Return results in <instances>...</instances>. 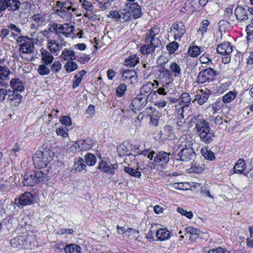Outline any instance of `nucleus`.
<instances>
[{
	"instance_id": "nucleus-36",
	"label": "nucleus",
	"mask_w": 253,
	"mask_h": 253,
	"mask_svg": "<svg viewBox=\"0 0 253 253\" xmlns=\"http://www.w3.org/2000/svg\"><path fill=\"white\" fill-rule=\"evenodd\" d=\"M84 161L85 165L88 166H93L96 163L97 159L96 156L90 153H87L84 157Z\"/></svg>"
},
{
	"instance_id": "nucleus-16",
	"label": "nucleus",
	"mask_w": 253,
	"mask_h": 253,
	"mask_svg": "<svg viewBox=\"0 0 253 253\" xmlns=\"http://www.w3.org/2000/svg\"><path fill=\"white\" fill-rule=\"evenodd\" d=\"M7 95V98L9 101H14V105L15 106H19L22 102L23 96L17 92L11 89H8Z\"/></svg>"
},
{
	"instance_id": "nucleus-9",
	"label": "nucleus",
	"mask_w": 253,
	"mask_h": 253,
	"mask_svg": "<svg viewBox=\"0 0 253 253\" xmlns=\"http://www.w3.org/2000/svg\"><path fill=\"white\" fill-rule=\"evenodd\" d=\"M35 198L34 195L29 192H25L22 194L18 199H15V202L17 201L18 207H24L31 205L34 203Z\"/></svg>"
},
{
	"instance_id": "nucleus-50",
	"label": "nucleus",
	"mask_w": 253,
	"mask_h": 253,
	"mask_svg": "<svg viewBox=\"0 0 253 253\" xmlns=\"http://www.w3.org/2000/svg\"><path fill=\"white\" fill-rule=\"evenodd\" d=\"M210 25V21L208 20H204L200 24L198 31H200L202 34L206 33L208 30V27Z\"/></svg>"
},
{
	"instance_id": "nucleus-29",
	"label": "nucleus",
	"mask_w": 253,
	"mask_h": 253,
	"mask_svg": "<svg viewBox=\"0 0 253 253\" xmlns=\"http://www.w3.org/2000/svg\"><path fill=\"white\" fill-rule=\"evenodd\" d=\"M48 171V169L42 170L41 169H38L33 172L38 183L43 182L45 179H47Z\"/></svg>"
},
{
	"instance_id": "nucleus-52",
	"label": "nucleus",
	"mask_w": 253,
	"mask_h": 253,
	"mask_svg": "<svg viewBox=\"0 0 253 253\" xmlns=\"http://www.w3.org/2000/svg\"><path fill=\"white\" fill-rule=\"evenodd\" d=\"M108 17L115 19L118 21L122 19V14L117 10H113L109 12Z\"/></svg>"
},
{
	"instance_id": "nucleus-3",
	"label": "nucleus",
	"mask_w": 253,
	"mask_h": 253,
	"mask_svg": "<svg viewBox=\"0 0 253 253\" xmlns=\"http://www.w3.org/2000/svg\"><path fill=\"white\" fill-rule=\"evenodd\" d=\"M16 42L18 44L20 54H31L34 51L33 39L28 36H20L17 37Z\"/></svg>"
},
{
	"instance_id": "nucleus-64",
	"label": "nucleus",
	"mask_w": 253,
	"mask_h": 253,
	"mask_svg": "<svg viewBox=\"0 0 253 253\" xmlns=\"http://www.w3.org/2000/svg\"><path fill=\"white\" fill-rule=\"evenodd\" d=\"M226 250L221 247H218L215 249L210 250L208 253H225Z\"/></svg>"
},
{
	"instance_id": "nucleus-63",
	"label": "nucleus",
	"mask_w": 253,
	"mask_h": 253,
	"mask_svg": "<svg viewBox=\"0 0 253 253\" xmlns=\"http://www.w3.org/2000/svg\"><path fill=\"white\" fill-rule=\"evenodd\" d=\"M82 150L79 141L75 142L70 147V151L72 152L79 151Z\"/></svg>"
},
{
	"instance_id": "nucleus-35",
	"label": "nucleus",
	"mask_w": 253,
	"mask_h": 253,
	"mask_svg": "<svg viewBox=\"0 0 253 253\" xmlns=\"http://www.w3.org/2000/svg\"><path fill=\"white\" fill-rule=\"evenodd\" d=\"M20 1V0H8V10L14 12L18 10L20 4H23Z\"/></svg>"
},
{
	"instance_id": "nucleus-60",
	"label": "nucleus",
	"mask_w": 253,
	"mask_h": 253,
	"mask_svg": "<svg viewBox=\"0 0 253 253\" xmlns=\"http://www.w3.org/2000/svg\"><path fill=\"white\" fill-rule=\"evenodd\" d=\"M200 61L202 64L211 63V60L209 57L208 54L206 53L203 54L200 56Z\"/></svg>"
},
{
	"instance_id": "nucleus-38",
	"label": "nucleus",
	"mask_w": 253,
	"mask_h": 253,
	"mask_svg": "<svg viewBox=\"0 0 253 253\" xmlns=\"http://www.w3.org/2000/svg\"><path fill=\"white\" fill-rule=\"evenodd\" d=\"M201 52V48L197 45L191 46L188 48V53L191 57H197Z\"/></svg>"
},
{
	"instance_id": "nucleus-40",
	"label": "nucleus",
	"mask_w": 253,
	"mask_h": 253,
	"mask_svg": "<svg viewBox=\"0 0 253 253\" xmlns=\"http://www.w3.org/2000/svg\"><path fill=\"white\" fill-rule=\"evenodd\" d=\"M138 169H135L129 167H125L124 168L125 171L128 173L130 176L139 178L141 176V172L138 170Z\"/></svg>"
},
{
	"instance_id": "nucleus-24",
	"label": "nucleus",
	"mask_w": 253,
	"mask_h": 253,
	"mask_svg": "<svg viewBox=\"0 0 253 253\" xmlns=\"http://www.w3.org/2000/svg\"><path fill=\"white\" fill-rule=\"evenodd\" d=\"M200 91L202 93L197 94L195 96V100L197 101L199 104L203 105L207 102L210 95L211 94V91L210 89H206L205 92L203 89H201Z\"/></svg>"
},
{
	"instance_id": "nucleus-41",
	"label": "nucleus",
	"mask_w": 253,
	"mask_h": 253,
	"mask_svg": "<svg viewBox=\"0 0 253 253\" xmlns=\"http://www.w3.org/2000/svg\"><path fill=\"white\" fill-rule=\"evenodd\" d=\"M11 73L8 68L5 66H0V80H8L9 75Z\"/></svg>"
},
{
	"instance_id": "nucleus-5",
	"label": "nucleus",
	"mask_w": 253,
	"mask_h": 253,
	"mask_svg": "<svg viewBox=\"0 0 253 253\" xmlns=\"http://www.w3.org/2000/svg\"><path fill=\"white\" fill-rule=\"evenodd\" d=\"M196 156V153L189 143L188 146L185 145V147L181 149L177 154H175L174 158L177 161L187 162L191 160L194 161Z\"/></svg>"
},
{
	"instance_id": "nucleus-17",
	"label": "nucleus",
	"mask_w": 253,
	"mask_h": 253,
	"mask_svg": "<svg viewBox=\"0 0 253 253\" xmlns=\"http://www.w3.org/2000/svg\"><path fill=\"white\" fill-rule=\"evenodd\" d=\"M234 13L236 19L240 22L244 21L250 18L246 8L242 6H238L235 9Z\"/></svg>"
},
{
	"instance_id": "nucleus-37",
	"label": "nucleus",
	"mask_w": 253,
	"mask_h": 253,
	"mask_svg": "<svg viewBox=\"0 0 253 253\" xmlns=\"http://www.w3.org/2000/svg\"><path fill=\"white\" fill-rule=\"evenodd\" d=\"M139 59L136 55L130 56L125 61V65L127 67H134L139 62Z\"/></svg>"
},
{
	"instance_id": "nucleus-26",
	"label": "nucleus",
	"mask_w": 253,
	"mask_h": 253,
	"mask_svg": "<svg viewBox=\"0 0 253 253\" xmlns=\"http://www.w3.org/2000/svg\"><path fill=\"white\" fill-rule=\"evenodd\" d=\"M60 58L64 60L68 61L70 60H75L77 57L73 50L65 48L62 52Z\"/></svg>"
},
{
	"instance_id": "nucleus-25",
	"label": "nucleus",
	"mask_w": 253,
	"mask_h": 253,
	"mask_svg": "<svg viewBox=\"0 0 253 253\" xmlns=\"http://www.w3.org/2000/svg\"><path fill=\"white\" fill-rule=\"evenodd\" d=\"M72 3L69 0L57 1H56V6L58 9L70 10L72 11H76V9L73 8Z\"/></svg>"
},
{
	"instance_id": "nucleus-15",
	"label": "nucleus",
	"mask_w": 253,
	"mask_h": 253,
	"mask_svg": "<svg viewBox=\"0 0 253 253\" xmlns=\"http://www.w3.org/2000/svg\"><path fill=\"white\" fill-rule=\"evenodd\" d=\"M126 6L130 11L131 15L134 19H137L142 16L141 9L137 3H126Z\"/></svg>"
},
{
	"instance_id": "nucleus-19",
	"label": "nucleus",
	"mask_w": 253,
	"mask_h": 253,
	"mask_svg": "<svg viewBox=\"0 0 253 253\" xmlns=\"http://www.w3.org/2000/svg\"><path fill=\"white\" fill-rule=\"evenodd\" d=\"M154 88V84L150 82H147L143 85L140 89V93L141 96L148 99L149 96L151 94Z\"/></svg>"
},
{
	"instance_id": "nucleus-57",
	"label": "nucleus",
	"mask_w": 253,
	"mask_h": 253,
	"mask_svg": "<svg viewBox=\"0 0 253 253\" xmlns=\"http://www.w3.org/2000/svg\"><path fill=\"white\" fill-rule=\"evenodd\" d=\"M190 4L195 10H199L203 6L200 0H190Z\"/></svg>"
},
{
	"instance_id": "nucleus-56",
	"label": "nucleus",
	"mask_w": 253,
	"mask_h": 253,
	"mask_svg": "<svg viewBox=\"0 0 253 253\" xmlns=\"http://www.w3.org/2000/svg\"><path fill=\"white\" fill-rule=\"evenodd\" d=\"M61 69V64L59 61H55L51 66V71L53 72H58Z\"/></svg>"
},
{
	"instance_id": "nucleus-58",
	"label": "nucleus",
	"mask_w": 253,
	"mask_h": 253,
	"mask_svg": "<svg viewBox=\"0 0 253 253\" xmlns=\"http://www.w3.org/2000/svg\"><path fill=\"white\" fill-rule=\"evenodd\" d=\"M82 6L83 8L85 9L86 11L91 12L93 11V6L91 2L88 1H84L82 4Z\"/></svg>"
},
{
	"instance_id": "nucleus-28",
	"label": "nucleus",
	"mask_w": 253,
	"mask_h": 253,
	"mask_svg": "<svg viewBox=\"0 0 253 253\" xmlns=\"http://www.w3.org/2000/svg\"><path fill=\"white\" fill-rule=\"evenodd\" d=\"M65 253H82L81 247L76 244H67L63 248Z\"/></svg>"
},
{
	"instance_id": "nucleus-49",
	"label": "nucleus",
	"mask_w": 253,
	"mask_h": 253,
	"mask_svg": "<svg viewBox=\"0 0 253 253\" xmlns=\"http://www.w3.org/2000/svg\"><path fill=\"white\" fill-rule=\"evenodd\" d=\"M176 211L178 213H180L182 215L185 216L189 219H192L193 216V214L192 211H188L182 208L178 207L177 208Z\"/></svg>"
},
{
	"instance_id": "nucleus-33",
	"label": "nucleus",
	"mask_w": 253,
	"mask_h": 253,
	"mask_svg": "<svg viewBox=\"0 0 253 253\" xmlns=\"http://www.w3.org/2000/svg\"><path fill=\"white\" fill-rule=\"evenodd\" d=\"M38 183L34 173L26 174L24 176L23 184L25 186H33Z\"/></svg>"
},
{
	"instance_id": "nucleus-12",
	"label": "nucleus",
	"mask_w": 253,
	"mask_h": 253,
	"mask_svg": "<svg viewBox=\"0 0 253 253\" xmlns=\"http://www.w3.org/2000/svg\"><path fill=\"white\" fill-rule=\"evenodd\" d=\"M247 166L245 161L243 159H240L238 160L235 165L233 171L235 173L242 174L243 173L246 177H249V174L251 177L253 176L251 170H249L247 172L243 173L246 169Z\"/></svg>"
},
{
	"instance_id": "nucleus-11",
	"label": "nucleus",
	"mask_w": 253,
	"mask_h": 253,
	"mask_svg": "<svg viewBox=\"0 0 253 253\" xmlns=\"http://www.w3.org/2000/svg\"><path fill=\"white\" fill-rule=\"evenodd\" d=\"M147 99L141 96V95H137L131 101L130 105V109L134 112L136 110H142L146 105Z\"/></svg>"
},
{
	"instance_id": "nucleus-27",
	"label": "nucleus",
	"mask_w": 253,
	"mask_h": 253,
	"mask_svg": "<svg viewBox=\"0 0 253 253\" xmlns=\"http://www.w3.org/2000/svg\"><path fill=\"white\" fill-rule=\"evenodd\" d=\"M82 150H89L91 149L93 145L95 144L96 141L90 138L79 141Z\"/></svg>"
},
{
	"instance_id": "nucleus-43",
	"label": "nucleus",
	"mask_w": 253,
	"mask_h": 253,
	"mask_svg": "<svg viewBox=\"0 0 253 253\" xmlns=\"http://www.w3.org/2000/svg\"><path fill=\"white\" fill-rule=\"evenodd\" d=\"M49 65H46V64L42 63L40 65L38 69L39 74L41 76H45L49 74L50 71L48 67Z\"/></svg>"
},
{
	"instance_id": "nucleus-54",
	"label": "nucleus",
	"mask_w": 253,
	"mask_h": 253,
	"mask_svg": "<svg viewBox=\"0 0 253 253\" xmlns=\"http://www.w3.org/2000/svg\"><path fill=\"white\" fill-rule=\"evenodd\" d=\"M9 88H0V102H3L6 98Z\"/></svg>"
},
{
	"instance_id": "nucleus-31",
	"label": "nucleus",
	"mask_w": 253,
	"mask_h": 253,
	"mask_svg": "<svg viewBox=\"0 0 253 253\" xmlns=\"http://www.w3.org/2000/svg\"><path fill=\"white\" fill-rule=\"evenodd\" d=\"M178 99L179 100V104H181L183 107H188L191 104V98L189 93L187 92L182 93Z\"/></svg>"
},
{
	"instance_id": "nucleus-14",
	"label": "nucleus",
	"mask_w": 253,
	"mask_h": 253,
	"mask_svg": "<svg viewBox=\"0 0 253 253\" xmlns=\"http://www.w3.org/2000/svg\"><path fill=\"white\" fill-rule=\"evenodd\" d=\"M170 30L174 31L175 40L180 39L185 33V27L182 22L174 23L171 26Z\"/></svg>"
},
{
	"instance_id": "nucleus-51",
	"label": "nucleus",
	"mask_w": 253,
	"mask_h": 253,
	"mask_svg": "<svg viewBox=\"0 0 253 253\" xmlns=\"http://www.w3.org/2000/svg\"><path fill=\"white\" fill-rule=\"evenodd\" d=\"M119 155L121 156H129L132 155L130 153H128V151L126 147L124 145H120L118 148Z\"/></svg>"
},
{
	"instance_id": "nucleus-53",
	"label": "nucleus",
	"mask_w": 253,
	"mask_h": 253,
	"mask_svg": "<svg viewBox=\"0 0 253 253\" xmlns=\"http://www.w3.org/2000/svg\"><path fill=\"white\" fill-rule=\"evenodd\" d=\"M60 121L63 125L66 126H70L72 125L71 119L68 116H62L60 119Z\"/></svg>"
},
{
	"instance_id": "nucleus-13",
	"label": "nucleus",
	"mask_w": 253,
	"mask_h": 253,
	"mask_svg": "<svg viewBox=\"0 0 253 253\" xmlns=\"http://www.w3.org/2000/svg\"><path fill=\"white\" fill-rule=\"evenodd\" d=\"M170 153L161 151L157 153L154 157V162L156 165L167 164L169 161Z\"/></svg>"
},
{
	"instance_id": "nucleus-34",
	"label": "nucleus",
	"mask_w": 253,
	"mask_h": 253,
	"mask_svg": "<svg viewBox=\"0 0 253 253\" xmlns=\"http://www.w3.org/2000/svg\"><path fill=\"white\" fill-rule=\"evenodd\" d=\"M200 152L204 158L208 161H211L215 159L214 153L206 147L202 148Z\"/></svg>"
},
{
	"instance_id": "nucleus-46",
	"label": "nucleus",
	"mask_w": 253,
	"mask_h": 253,
	"mask_svg": "<svg viewBox=\"0 0 253 253\" xmlns=\"http://www.w3.org/2000/svg\"><path fill=\"white\" fill-rule=\"evenodd\" d=\"M169 69H170L171 71L175 74L174 75L175 77L178 76L181 74V68L180 66L175 62L171 63V64L170 65Z\"/></svg>"
},
{
	"instance_id": "nucleus-20",
	"label": "nucleus",
	"mask_w": 253,
	"mask_h": 253,
	"mask_svg": "<svg viewBox=\"0 0 253 253\" xmlns=\"http://www.w3.org/2000/svg\"><path fill=\"white\" fill-rule=\"evenodd\" d=\"M10 86L11 90L17 92L24 91L25 86L23 82L19 78H13L10 82Z\"/></svg>"
},
{
	"instance_id": "nucleus-61",
	"label": "nucleus",
	"mask_w": 253,
	"mask_h": 253,
	"mask_svg": "<svg viewBox=\"0 0 253 253\" xmlns=\"http://www.w3.org/2000/svg\"><path fill=\"white\" fill-rule=\"evenodd\" d=\"M135 233L138 234L139 231L136 229H133L132 228H128L123 232V234H125V236L134 235V236Z\"/></svg>"
},
{
	"instance_id": "nucleus-10",
	"label": "nucleus",
	"mask_w": 253,
	"mask_h": 253,
	"mask_svg": "<svg viewBox=\"0 0 253 253\" xmlns=\"http://www.w3.org/2000/svg\"><path fill=\"white\" fill-rule=\"evenodd\" d=\"M121 73L122 75V81L133 84L138 82V77L136 72L133 70H122Z\"/></svg>"
},
{
	"instance_id": "nucleus-30",
	"label": "nucleus",
	"mask_w": 253,
	"mask_h": 253,
	"mask_svg": "<svg viewBox=\"0 0 253 253\" xmlns=\"http://www.w3.org/2000/svg\"><path fill=\"white\" fill-rule=\"evenodd\" d=\"M86 168L84 159L82 157H79L74 159L73 169L77 171H82Z\"/></svg>"
},
{
	"instance_id": "nucleus-2",
	"label": "nucleus",
	"mask_w": 253,
	"mask_h": 253,
	"mask_svg": "<svg viewBox=\"0 0 253 253\" xmlns=\"http://www.w3.org/2000/svg\"><path fill=\"white\" fill-rule=\"evenodd\" d=\"M51 157L47 150H38L33 156V163L37 169H42L46 167L51 160Z\"/></svg>"
},
{
	"instance_id": "nucleus-47",
	"label": "nucleus",
	"mask_w": 253,
	"mask_h": 253,
	"mask_svg": "<svg viewBox=\"0 0 253 253\" xmlns=\"http://www.w3.org/2000/svg\"><path fill=\"white\" fill-rule=\"evenodd\" d=\"M122 14V19L124 20L123 22L130 21L132 20V16L129 11L128 9L126 11V9H124L120 11Z\"/></svg>"
},
{
	"instance_id": "nucleus-44",
	"label": "nucleus",
	"mask_w": 253,
	"mask_h": 253,
	"mask_svg": "<svg viewBox=\"0 0 253 253\" xmlns=\"http://www.w3.org/2000/svg\"><path fill=\"white\" fill-rule=\"evenodd\" d=\"M167 49L168 50L169 54L174 53L178 48L179 44L178 42L174 41L167 44Z\"/></svg>"
},
{
	"instance_id": "nucleus-4",
	"label": "nucleus",
	"mask_w": 253,
	"mask_h": 253,
	"mask_svg": "<svg viewBox=\"0 0 253 253\" xmlns=\"http://www.w3.org/2000/svg\"><path fill=\"white\" fill-rule=\"evenodd\" d=\"M51 32H54L55 35H61L66 38L72 37V34L75 30V26L69 23L63 24L54 23L49 28Z\"/></svg>"
},
{
	"instance_id": "nucleus-21",
	"label": "nucleus",
	"mask_w": 253,
	"mask_h": 253,
	"mask_svg": "<svg viewBox=\"0 0 253 253\" xmlns=\"http://www.w3.org/2000/svg\"><path fill=\"white\" fill-rule=\"evenodd\" d=\"M233 46L229 42H223L218 45L216 48L217 52L222 54L231 53L233 51Z\"/></svg>"
},
{
	"instance_id": "nucleus-42",
	"label": "nucleus",
	"mask_w": 253,
	"mask_h": 253,
	"mask_svg": "<svg viewBox=\"0 0 253 253\" xmlns=\"http://www.w3.org/2000/svg\"><path fill=\"white\" fill-rule=\"evenodd\" d=\"M73 61H68L64 65V67L67 73H71L75 71L78 68L77 63Z\"/></svg>"
},
{
	"instance_id": "nucleus-1",
	"label": "nucleus",
	"mask_w": 253,
	"mask_h": 253,
	"mask_svg": "<svg viewBox=\"0 0 253 253\" xmlns=\"http://www.w3.org/2000/svg\"><path fill=\"white\" fill-rule=\"evenodd\" d=\"M159 30L156 28H152L145 35V43L140 49L142 54L153 55L155 49L162 45L160 37L158 36Z\"/></svg>"
},
{
	"instance_id": "nucleus-39",
	"label": "nucleus",
	"mask_w": 253,
	"mask_h": 253,
	"mask_svg": "<svg viewBox=\"0 0 253 253\" xmlns=\"http://www.w3.org/2000/svg\"><path fill=\"white\" fill-rule=\"evenodd\" d=\"M72 11L57 9L55 13L62 19H68L72 17Z\"/></svg>"
},
{
	"instance_id": "nucleus-59",
	"label": "nucleus",
	"mask_w": 253,
	"mask_h": 253,
	"mask_svg": "<svg viewBox=\"0 0 253 253\" xmlns=\"http://www.w3.org/2000/svg\"><path fill=\"white\" fill-rule=\"evenodd\" d=\"M162 73L163 74L164 76H165L166 78L168 79V80L169 82L171 83L173 81L172 74L169 70L167 69H164Z\"/></svg>"
},
{
	"instance_id": "nucleus-55",
	"label": "nucleus",
	"mask_w": 253,
	"mask_h": 253,
	"mask_svg": "<svg viewBox=\"0 0 253 253\" xmlns=\"http://www.w3.org/2000/svg\"><path fill=\"white\" fill-rule=\"evenodd\" d=\"M67 129L66 126H62L56 129V133L58 135H61L64 137H66L68 135Z\"/></svg>"
},
{
	"instance_id": "nucleus-8",
	"label": "nucleus",
	"mask_w": 253,
	"mask_h": 253,
	"mask_svg": "<svg viewBox=\"0 0 253 253\" xmlns=\"http://www.w3.org/2000/svg\"><path fill=\"white\" fill-rule=\"evenodd\" d=\"M193 118L196 121L195 129L198 134L207 131L211 129L209 122L203 118L200 115L194 116Z\"/></svg>"
},
{
	"instance_id": "nucleus-6",
	"label": "nucleus",
	"mask_w": 253,
	"mask_h": 253,
	"mask_svg": "<svg viewBox=\"0 0 253 253\" xmlns=\"http://www.w3.org/2000/svg\"><path fill=\"white\" fill-rule=\"evenodd\" d=\"M218 74L216 71L211 67H208L201 71L198 76L197 82L199 84H204L206 82H211L214 80L215 77Z\"/></svg>"
},
{
	"instance_id": "nucleus-23",
	"label": "nucleus",
	"mask_w": 253,
	"mask_h": 253,
	"mask_svg": "<svg viewBox=\"0 0 253 253\" xmlns=\"http://www.w3.org/2000/svg\"><path fill=\"white\" fill-rule=\"evenodd\" d=\"M41 54V62L42 63L46 64V65H50L54 60L53 56L48 51L44 49L41 48L40 50Z\"/></svg>"
},
{
	"instance_id": "nucleus-62",
	"label": "nucleus",
	"mask_w": 253,
	"mask_h": 253,
	"mask_svg": "<svg viewBox=\"0 0 253 253\" xmlns=\"http://www.w3.org/2000/svg\"><path fill=\"white\" fill-rule=\"evenodd\" d=\"M74 79L75 80H74L73 81V84H72V87L73 88L75 89L78 86H79L81 82H82V80L81 79V78L79 77V75L78 74H76L74 76Z\"/></svg>"
},
{
	"instance_id": "nucleus-45",
	"label": "nucleus",
	"mask_w": 253,
	"mask_h": 253,
	"mask_svg": "<svg viewBox=\"0 0 253 253\" xmlns=\"http://www.w3.org/2000/svg\"><path fill=\"white\" fill-rule=\"evenodd\" d=\"M236 96V94L233 91H230L223 96V101L226 103H230L233 100Z\"/></svg>"
},
{
	"instance_id": "nucleus-7",
	"label": "nucleus",
	"mask_w": 253,
	"mask_h": 253,
	"mask_svg": "<svg viewBox=\"0 0 253 253\" xmlns=\"http://www.w3.org/2000/svg\"><path fill=\"white\" fill-rule=\"evenodd\" d=\"M98 158L100 159V161L98 162V165L96 169L99 170L102 172L106 173L108 175H114L115 170L118 168V164H111L110 161L107 162L103 160L101 155H99Z\"/></svg>"
},
{
	"instance_id": "nucleus-18",
	"label": "nucleus",
	"mask_w": 253,
	"mask_h": 253,
	"mask_svg": "<svg viewBox=\"0 0 253 253\" xmlns=\"http://www.w3.org/2000/svg\"><path fill=\"white\" fill-rule=\"evenodd\" d=\"M198 134L201 140L206 144L212 142L215 137L214 132L211 129Z\"/></svg>"
},
{
	"instance_id": "nucleus-32",
	"label": "nucleus",
	"mask_w": 253,
	"mask_h": 253,
	"mask_svg": "<svg viewBox=\"0 0 253 253\" xmlns=\"http://www.w3.org/2000/svg\"><path fill=\"white\" fill-rule=\"evenodd\" d=\"M25 241V237L23 236H18L11 240V246L14 248H22Z\"/></svg>"
},
{
	"instance_id": "nucleus-48",
	"label": "nucleus",
	"mask_w": 253,
	"mask_h": 253,
	"mask_svg": "<svg viewBox=\"0 0 253 253\" xmlns=\"http://www.w3.org/2000/svg\"><path fill=\"white\" fill-rule=\"evenodd\" d=\"M126 86L124 84H120L116 88V93L117 96L119 97H122L126 91Z\"/></svg>"
},
{
	"instance_id": "nucleus-22",
	"label": "nucleus",
	"mask_w": 253,
	"mask_h": 253,
	"mask_svg": "<svg viewBox=\"0 0 253 253\" xmlns=\"http://www.w3.org/2000/svg\"><path fill=\"white\" fill-rule=\"evenodd\" d=\"M172 235V233L166 228H160L156 233L158 240L161 241L169 239Z\"/></svg>"
}]
</instances>
